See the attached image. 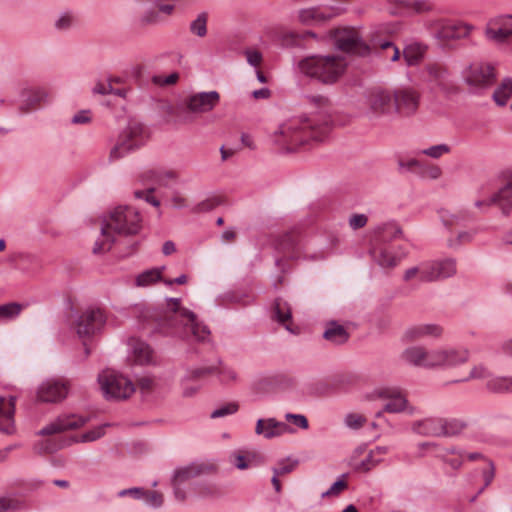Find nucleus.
I'll return each mask as SVG.
<instances>
[{"instance_id":"obj_1","label":"nucleus","mask_w":512,"mask_h":512,"mask_svg":"<svg viewBox=\"0 0 512 512\" xmlns=\"http://www.w3.org/2000/svg\"><path fill=\"white\" fill-rule=\"evenodd\" d=\"M149 318L153 321L154 332L163 336L181 339L193 336L203 341L210 334L208 327L199 323L192 311L181 306L179 298H167L165 307L154 308Z\"/></svg>"},{"instance_id":"obj_2","label":"nucleus","mask_w":512,"mask_h":512,"mask_svg":"<svg viewBox=\"0 0 512 512\" xmlns=\"http://www.w3.org/2000/svg\"><path fill=\"white\" fill-rule=\"evenodd\" d=\"M141 229V217L138 211L130 206H118L108 217L103 218L101 225L102 239H98L93 247L94 254L109 251L115 243L114 234L134 235Z\"/></svg>"},{"instance_id":"obj_3","label":"nucleus","mask_w":512,"mask_h":512,"mask_svg":"<svg viewBox=\"0 0 512 512\" xmlns=\"http://www.w3.org/2000/svg\"><path fill=\"white\" fill-rule=\"evenodd\" d=\"M329 131V122L318 124L315 120L305 118L282 124L276 134V142L286 146L288 151L307 144L310 140L322 141Z\"/></svg>"},{"instance_id":"obj_4","label":"nucleus","mask_w":512,"mask_h":512,"mask_svg":"<svg viewBox=\"0 0 512 512\" xmlns=\"http://www.w3.org/2000/svg\"><path fill=\"white\" fill-rule=\"evenodd\" d=\"M299 70L306 76L326 85L336 83L344 74L347 63L336 55H311L298 63Z\"/></svg>"},{"instance_id":"obj_5","label":"nucleus","mask_w":512,"mask_h":512,"mask_svg":"<svg viewBox=\"0 0 512 512\" xmlns=\"http://www.w3.org/2000/svg\"><path fill=\"white\" fill-rule=\"evenodd\" d=\"M419 78L433 92H442L444 94L457 92L452 73L443 62H426L419 72Z\"/></svg>"},{"instance_id":"obj_6","label":"nucleus","mask_w":512,"mask_h":512,"mask_svg":"<svg viewBox=\"0 0 512 512\" xmlns=\"http://www.w3.org/2000/svg\"><path fill=\"white\" fill-rule=\"evenodd\" d=\"M149 138L148 128L140 122L130 121L120 133L117 144L110 152V157L119 159L129 152L135 151L145 145Z\"/></svg>"},{"instance_id":"obj_7","label":"nucleus","mask_w":512,"mask_h":512,"mask_svg":"<svg viewBox=\"0 0 512 512\" xmlns=\"http://www.w3.org/2000/svg\"><path fill=\"white\" fill-rule=\"evenodd\" d=\"M402 230L394 224L385 225L375 236L370 248L372 259L381 267H394L397 263L395 256L386 243L392 239L399 237Z\"/></svg>"},{"instance_id":"obj_8","label":"nucleus","mask_w":512,"mask_h":512,"mask_svg":"<svg viewBox=\"0 0 512 512\" xmlns=\"http://www.w3.org/2000/svg\"><path fill=\"white\" fill-rule=\"evenodd\" d=\"M98 382L106 399H126L136 390L128 378L111 370L102 371Z\"/></svg>"},{"instance_id":"obj_9","label":"nucleus","mask_w":512,"mask_h":512,"mask_svg":"<svg viewBox=\"0 0 512 512\" xmlns=\"http://www.w3.org/2000/svg\"><path fill=\"white\" fill-rule=\"evenodd\" d=\"M212 470V465L197 462L177 468L172 478V486L176 500L183 502L186 499V488L190 486L191 481Z\"/></svg>"},{"instance_id":"obj_10","label":"nucleus","mask_w":512,"mask_h":512,"mask_svg":"<svg viewBox=\"0 0 512 512\" xmlns=\"http://www.w3.org/2000/svg\"><path fill=\"white\" fill-rule=\"evenodd\" d=\"M106 323V315L100 308H88L73 323L79 338H89L98 333Z\"/></svg>"},{"instance_id":"obj_11","label":"nucleus","mask_w":512,"mask_h":512,"mask_svg":"<svg viewBox=\"0 0 512 512\" xmlns=\"http://www.w3.org/2000/svg\"><path fill=\"white\" fill-rule=\"evenodd\" d=\"M463 79L474 90L486 89L496 81L495 67L489 63H473L463 72Z\"/></svg>"},{"instance_id":"obj_12","label":"nucleus","mask_w":512,"mask_h":512,"mask_svg":"<svg viewBox=\"0 0 512 512\" xmlns=\"http://www.w3.org/2000/svg\"><path fill=\"white\" fill-rule=\"evenodd\" d=\"M469 358L468 351L456 349L427 350L425 368H448L465 363Z\"/></svg>"},{"instance_id":"obj_13","label":"nucleus","mask_w":512,"mask_h":512,"mask_svg":"<svg viewBox=\"0 0 512 512\" xmlns=\"http://www.w3.org/2000/svg\"><path fill=\"white\" fill-rule=\"evenodd\" d=\"M333 38L335 46L345 53L365 56L370 52L369 46L352 29L334 30Z\"/></svg>"},{"instance_id":"obj_14","label":"nucleus","mask_w":512,"mask_h":512,"mask_svg":"<svg viewBox=\"0 0 512 512\" xmlns=\"http://www.w3.org/2000/svg\"><path fill=\"white\" fill-rule=\"evenodd\" d=\"M456 274V261L447 258L441 261H433L422 265L421 281L435 282L452 277Z\"/></svg>"},{"instance_id":"obj_15","label":"nucleus","mask_w":512,"mask_h":512,"mask_svg":"<svg viewBox=\"0 0 512 512\" xmlns=\"http://www.w3.org/2000/svg\"><path fill=\"white\" fill-rule=\"evenodd\" d=\"M367 101L370 112L377 116L395 112L393 92L389 90L375 88L370 91Z\"/></svg>"},{"instance_id":"obj_16","label":"nucleus","mask_w":512,"mask_h":512,"mask_svg":"<svg viewBox=\"0 0 512 512\" xmlns=\"http://www.w3.org/2000/svg\"><path fill=\"white\" fill-rule=\"evenodd\" d=\"M342 12L343 9L335 6H328L325 9L309 7L298 11V19L304 25L324 24Z\"/></svg>"},{"instance_id":"obj_17","label":"nucleus","mask_w":512,"mask_h":512,"mask_svg":"<svg viewBox=\"0 0 512 512\" xmlns=\"http://www.w3.org/2000/svg\"><path fill=\"white\" fill-rule=\"evenodd\" d=\"M220 100L217 91L200 92L185 99L186 110L192 116L193 113H205L211 111Z\"/></svg>"},{"instance_id":"obj_18","label":"nucleus","mask_w":512,"mask_h":512,"mask_svg":"<svg viewBox=\"0 0 512 512\" xmlns=\"http://www.w3.org/2000/svg\"><path fill=\"white\" fill-rule=\"evenodd\" d=\"M395 112L410 116L414 114L419 105V94L412 88H401L393 92Z\"/></svg>"},{"instance_id":"obj_19","label":"nucleus","mask_w":512,"mask_h":512,"mask_svg":"<svg viewBox=\"0 0 512 512\" xmlns=\"http://www.w3.org/2000/svg\"><path fill=\"white\" fill-rule=\"evenodd\" d=\"M66 383L58 380H46L38 387L37 399L44 403H57L64 400L68 394Z\"/></svg>"},{"instance_id":"obj_20","label":"nucleus","mask_w":512,"mask_h":512,"mask_svg":"<svg viewBox=\"0 0 512 512\" xmlns=\"http://www.w3.org/2000/svg\"><path fill=\"white\" fill-rule=\"evenodd\" d=\"M88 418L82 416H76L74 414L71 415H62L55 419L53 422L49 423L45 427H43L38 435L41 436H49L57 433L64 432L66 430H73L79 427H82L86 424Z\"/></svg>"},{"instance_id":"obj_21","label":"nucleus","mask_w":512,"mask_h":512,"mask_svg":"<svg viewBox=\"0 0 512 512\" xmlns=\"http://www.w3.org/2000/svg\"><path fill=\"white\" fill-rule=\"evenodd\" d=\"M14 396L0 397V432L4 434H12L15 431L14 413H15Z\"/></svg>"},{"instance_id":"obj_22","label":"nucleus","mask_w":512,"mask_h":512,"mask_svg":"<svg viewBox=\"0 0 512 512\" xmlns=\"http://www.w3.org/2000/svg\"><path fill=\"white\" fill-rule=\"evenodd\" d=\"M380 398L387 399L383 411L389 413H400L404 411L407 405V399L402 395L398 388L387 387L377 391Z\"/></svg>"},{"instance_id":"obj_23","label":"nucleus","mask_w":512,"mask_h":512,"mask_svg":"<svg viewBox=\"0 0 512 512\" xmlns=\"http://www.w3.org/2000/svg\"><path fill=\"white\" fill-rule=\"evenodd\" d=\"M290 431L291 428L286 423L279 422L275 418L258 419L255 427V433L263 435L266 439L279 437Z\"/></svg>"},{"instance_id":"obj_24","label":"nucleus","mask_w":512,"mask_h":512,"mask_svg":"<svg viewBox=\"0 0 512 512\" xmlns=\"http://www.w3.org/2000/svg\"><path fill=\"white\" fill-rule=\"evenodd\" d=\"M442 331V328L436 324H417L405 330L403 340L414 342L426 337H439Z\"/></svg>"},{"instance_id":"obj_25","label":"nucleus","mask_w":512,"mask_h":512,"mask_svg":"<svg viewBox=\"0 0 512 512\" xmlns=\"http://www.w3.org/2000/svg\"><path fill=\"white\" fill-rule=\"evenodd\" d=\"M21 105L20 111L28 112L37 108L41 103H45L48 99V93L42 88L23 89L20 93Z\"/></svg>"},{"instance_id":"obj_26","label":"nucleus","mask_w":512,"mask_h":512,"mask_svg":"<svg viewBox=\"0 0 512 512\" xmlns=\"http://www.w3.org/2000/svg\"><path fill=\"white\" fill-rule=\"evenodd\" d=\"M412 431L421 436L442 437V420L441 418H426L415 421L412 424Z\"/></svg>"},{"instance_id":"obj_27","label":"nucleus","mask_w":512,"mask_h":512,"mask_svg":"<svg viewBox=\"0 0 512 512\" xmlns=\"http://www.w3.org/2000/svg\"><path fill=\"white\" fill-rule=\"evenodd\" d=\"M300 236L296 231H289L279 236L276 240V249L287 255L289 258H294L299 248Z\"/></svg>"},{"instance_id":"obj_28","label":"nucleus","mask_w":512,"mask_h":512,"mask_svg":"<svg viewBox=\"0 0 512 512\" xmlns=\"http://www.w3.org/2000/svg\"><path fill=\"white\" fill-rule=\"evenodd\" d=\"M470 28L463 23H446L443 24L436 32V37L440 40L448 41L467 37Z\"/></svg>"},{"instance_id":"obj_29","label":"nucleus","mask_w":512,"mask_h":512,"mask_svg":"<svg viewBox=\"0 0 512 512\" xmlns=\"http://www.w3.org/2000/svg\"><path fill=\"white\" fill-rule=\"evenodd\" d=\"M489 205H497L504 215L512 210V181L501 187L498 192L489 198Z\"/></svg>"},{"instance_id":"obj_30","label":"nucleus","mask_w":512,"mask_h":512,"mask_svg":"<svg viewBox=\"0 0 512 512\" xmlns=\"http://www.w3.org/2000/svg\"><path fill=\"white\" fill-rule=\"evenodd\" d=\"M272 318L279 324L283 325L286 330L292 331L290 327V324L292 323V310L287 301L282 298L275 299Z\"/></svg>"},{"instance_id":"obj_31","label":"nucleus","mask_w":512,"mask_h":512,"mask_svg":"<svg viewBox=\"0 0 512 512\" xmlns=\"http://www.w3.org/2000/svg\"><path fill=\"white\" fill-rule=\"evenodd\" d=\"M323 338L335 345H341L348 341L349 333L344 326L338 324L336 321H331L327 323Z\"/></svg>"},{"instance_id":"obj_32","label":"nucleus","mask_w":512,"mask_h":512,"mask_svg":"<svg viewBox=\"0 0 512 512\" xmlns=\"http://www.w3.org/2000/svg\"><path fill=\"white\" fill-rule=\"evenodd\" d=\"M427 46L418 42L407 44L402 52L403 58L407 66H416L424 58Z\"/></svg>"},{"instance_id":"obj_33","label":"nucleus","mask_w":512,"mask_h":512,"mask_svg":"<svg viewBox=\"0 0 512 512\" xmlns=\"http://www.w3.org/2000/svg\"><path fill=\"white\" fill-rule=\"evenodd\" d=\"M163 111L170 118L169 121L174 123L186 124L193 121V116L186 110L185 101L177 105L166 104Z\"/></svg>"},{"instance_id":"obj_34","label":"nucleus","mask_w":512,"mask_h":512,"mask_svg":"<svg viewBox=\"0 0 512 512\" xmlns=\"http://www.w3.org/2000/svg\"><path fill=\"white\" fill-rule=\"evenodd\" d=\"M401 357L410 365L425 368L426 348L422 346L408 347L403 351Z\"/></svg>"},{"instance_id":"obj_35","label":"nucleus","mask_w":512,"mask_h":512,"mask_svg":"<svg viewBox=\"0 0 512 512\" xmlns=\"http://www.w3.org/2000/svg\"><path fill=\"white\" fill-rule=\"evenodd\" d=\"M512 95V78L503 79L493 92L492 98L498 106H505Z\"/></svg>"},{"instance_id":"obj_36","label":"nucleus","mask_w":512,"mask_h":512,"mask_svg":"<svg viewBox=\"0 0 512 512\" xmlns=\"http://www.w3.org/2000/svg\"><path fill=\"white\" fill-rule=\"evenodd\" d=\"M443 426V437L459 435L466 427L467 422L457 418H441Z\"/></svg>"},{"instance_id":"obj_37","label":"nucleus","mask_w":512,"mask_h":512,"mask_svg":"<svg viewBox=\"0 0 512 512\" xmlns=\"http://www.w3.org/2000/svg\"><path fill=\"white\" fill-rule=\"evenodd\" d=\"M165 267L161 268H152L146 271H143L136 277V286L139 287H147L152 285L158 281L162 280V271Z\"/></svg>"},{"instance_id":"obj_38","label":"nucleus","mask_w":512,"mask_h":512,"mask_svg":"<svg viewBox=\"0 0 512 512\" xmlns=\"http://www.w3.org/2000/svg\"><path fill=\"white\" fill-rule=\"evenodd\" d=\"M132 349L138 363L148 364L151 362L153 351L147 343L141 340H133Z\"/></svg>"},{"instance_id":"obj_39","label":"nucleus","mask_w":512,"mask_h":512,"mask_svg":"<svg viewBox=\"0 0 512 512\" xmlns=\"http://www.w3.org/2000/svg\"><path fill=\"white\" fill-rule=\"evenodd\" d=\"M487 388L493 392H512L511 377H495L487 382Z\"/></svg>"},{"instance_id":"obj_40","label":"nucleus","mask_w":512,"mask_h":512,"mask_svg":"<svg viewBox=\"0 0 512 512\" xmlns=\"http://www.w3.org/2000/svg\"><path fill=\"white\" fill-rule=\"evenodd\" d=\"M207 22L208 13L201 12L198 14L195 20L190 23V32L198 37H204L207 35Z\"/></svg>"},{"instance_id":"obj_41","label":"nucleus","mask_w":512,"mask_h":512,"mask_svg":"<svg viewBox=\"0 0 512 512\" xmlns=\"http://www.w3.org/2000/svg\"><path fill=\"white\" fill-rule=\"evenodd\" d=\"M22 311V305L16 302L0 305V322L16 318Z\"/></svg>"},{"instance_id":"obj_42","label":"nucleus","mask_w":512,"mask_h":512,"mask_svg":"<svg viewBox=\"0 0 512 512\" xmlns=\"http://www.w3.org/2000/svg\"><path fill=\"white\" fill-rule=\"evenodd\" d=\"M156 387L157 382L152 377L144 376L137 380V388L144 399L150 398Z\"/></svg>"},{"instance_id":"obj_43","label":"nucleus","mask_w":512,"mask_h":512,"mask_svg":"<svg viewBox=\"0 0 512 512\" xmlns=\"http://www.w3.org/2000/svg\"><path fill=\"white\" fill-rule=\"evenodd\" d=\"M486 36L498 43L505 42L509 37L500 24H495V20L491 21L486 28Z\"/></svg>"},{"instance_id":"obj_44","label":"nucleus","mask_w":512,"mask_h":512,"mask_svg":"<svg viewBox=\"0 0 512 512\" xmlns=\"http://www.w3.org/2000/svg\"><path fill=\"white\" fill-rule=\"evenodd\" d=\"M223 202L222 198L219 196H211L206 198L205 200L199 202L192 208L193 213H204L209 212L221 205Z\"/></svg>"},{"instance_id":"obj_45","label":"nucleus","mask_w":512,"mask_h":512,"mask_svg":"<svg viewBox=\"0 0 512 512\" xmlns=\"http://www.w3.org/2000/svg\"><path fill=\"white\" fill-rule=\"evenodd\" d=\"M217 372V367H199L193 369H187L184 376H186V381H196L206 376L215 374Z\"/></svg>"},{"instance_id":"obj_46","label":"nucleus","mask_w":512,"mask_h":512,"mask_svg":"<svg viewBox=\"0 0 512 512\" xmlns=\"http://www.w3.org/2000/svg\"><path fill=\"white\" fill-rule=\"evenodd\" d=\"M398 4L405 8L414 10L417 13L428 12L432 5L426 0H397Z\"/></svg>"},{"instance_id":"obj_47","label":"nucleus","mask_w":512,"mask_h":512,"mask_svg":"<svg viewBox=\"0 0 512 512\" xmlns=\"http://www.w3.org/2000/svg\"><path fill=\"white\" fill-rule=\"evenodd\" d=\"M468 217L469 213L467 211H460L457 214H450L446 211H442L440 214L442 224L448 229H450L454 224L465 220Z\"/></svg>"},{"instance_id":"obj_48","label":"nucleus","mask_w":512,"mask_h":512,"mask_svg":"<svg viewBox=\"0 0 512 512\" xmlns=\"http://www.w3.org/2000/svg\"><path fill=\"white\" fill-rule=\"evenodd\" d=\"M298 463V460H290L289 458L281 459L277 462V466L272 468V472L279 476L289 474L294 471Z\"/></svg>"},{"instance_id":"obj_49","label":"nucleus","mask_w":512,"mask_h":512,"mask_svg":"<svg viewBox=\"0 0 512 512\" xmlns=\"http://www.w3.org/2000/svg\"><path fill=\"white\" fill-rule=\"evenodd\" d=\"M398 166L400 169H406L408 171L418 173L423 175L425 173V166L423 163H421L419 160L415 158H411L408 160H402L400 159L398 161Z\"/></svg>"},{"instance_id":"obj_50","label":"nucleus","mask_w":512,"mask_h":512,"mask_svg":"<svg viewBox=\"0 0 512 512\" xmlns=\"http://www.w3.org/2000/svg\"><path fill=\"white\" fill-rule=\"evenodd\" d=\"M65 446V442L56 443L52 440H45L35 445V451L39 454H50Z\"/></svg>"},{"instance_id":"obj_51","label":"nucleus","mask_w":512,"mask_h":512,"mask_svg":"<svg viewBox=\"0 0 512 512\" xmlns=\"http://www.w3.org/2000/svg\"><path fill=\"white\" fill-rule=\"evenodd\" d=\"M24 507V502L17 498L0 497V512L16 511Z\"/></svg>"},{"instance_id":"obj_52","label":"nucleus","mask_w":512,"mask_h":512,"mask_svg":"<svg viewBox=\"0 0 512 512\" xmlns=\"http://www.w3.org/2000/svg\"><path fill=\"white\" fill-rule=\"evenodd\" d=\"M238 409H239V405L236 402L226 403V404L222 405L221 407L215 409L211 413L210 417L212 419L222 418V417L236 413L238 411Z\"/></svg>"},{"instance_id":"obj_53","label":"nucleus","mask_w":512,"mask_h":512,"mask_svg":"<svg viewBox=\"0 0 512 512\" xmlns=\"http://www.w3.org/2000/svg\"><path fill=\"white\" fill-rule=\"evenodd\" d=\"M451 150L447 144H438L420 151L421 154L429 156L433 159H438L442 155L449 153Z\"/></svg>"},{"instance_id":"obj_54","label":"nucleus","mask_w":512,"mask_h":512,"mask_svg":"<svg viewBox=\"0 0 512 512\" xmlns=\"http://www.w3.org/2000/svg\"><path fill=\"white\" fill-rule=\"evenodd\" d=\"M144 502L153 508H159L163 504V495L157 491L145 490V494L141 498Z\"/></svg>"},{"instance_id":"obj_55","label":"nucleus","mask_w":512,"mask_h":512,"mask_svg":"<svg viewBox=\"0 0 512 512\" xmlns=\"http://www.w3.org/2000/svg\"><path fill=\"white\" fill-rule=\"evenodd\" d=\"M476 231L459 232L455 239H448L447 243L450 248H456L463 243H469L473 240Z\"/></svg>"},{"instance_id":"obj_56","label":"nucleus","mask_w":512,"mask_h":512,"mask_svg":"<svg viewBox=\"0 0 512 512\" xmlns=\"http://www.w3.org/2000/svg\"><path fill=\"white\" fill-rule=\"evenodd\" d=\"M344 423L347 427L356 430L366 423V418L360 414L349 413L345 416Z\"/></svg>"},{"instance_id":"obj_57","label":"nucleus","mask_w":512,"mask_h":512,"mask_svg":"<svg viewBox=\"0 0 512 512\" xmlns=\"http://www.w3.org/2000/svg\"><path fill=\"white\" fill-rule=\"evenodd\" d=\"M155 191V188L150 187L147 190H136L134 192V196L138 199H144L147 203L151 204L154 207L160 206V201L156 199L152 193Z\"/></svg>"},{"instance_id":"obj_58","label":"nucleus","mask_w":512,"mask_h":512,"mask_svg":"<svg viewBox=\"0 0 512 512\" xmlns=\"http://www.w3.org/2000/svg\"><path fill=\"white\" fill-rule=\"evenodd\" d=\"M348 484L343 479H338L335 481L331 487L322 493V498L331 497V496H338L343 490L347 488Z\"/></svg>"},{"instance_id":"obj_59","label":"nucleus","mask_w":512,"mask_h":512,"mask_svg":"<svg viewBox=\"0 0 512 512\" xmlns=\"http://www.w3.org/2000/svg\"><path fill=\"white\" fill-rule=\"evenodd\" d=\"M487 467L483 468L481 471L482 478L484 480V488H487L493 481L495 477V464L492 460H486Z\"/></svg>"},{"instance_id":"obj_60","label":"nucleus","mask_w":512,"mask_h":512,"mask_svg":"<svg viewBox=\"0 0 512 512\" xmlns=\"http://www.w3.org/2000/svg\"><path fill=\"white\" fill-rule=\"evenodd\" d=\"M159 20V13L154 9H148L141 15L140 24L142 26L155 25Z\"/></svg>"},{"instance_id":"obj_61","label":"nucleus","mask_w":512,"mask_h":512,"mask_svg":"<svg viewBox=\"0 0 512 512\" xmlns=\"http://www.w3.org/2000/svg\"><path fill=\"white\" fill-rule=\"evenodd\" d=\"M73 16L69 13H63L59 16V18L55 21V28L59 31H67L73 25Z\"/></svg>"},{"instance_id":"obj_62","label":"nucleus","mask_w":512,"mask_h":512,"mask_svg":"<svg viewBox=\"0 0 512 512\" xmlns=\"http://www.w3.org/2000/svg\"><path fill=\"white\" fill-rule=\"evenodd\" d=\"M106 426L107 425L99 426L83 433L81 435L80 442H92L101 438L104 435V430Z\"/></svg>"},{"instance_id":"obj_63","label":"nucleus","mask_w":512,"mask_h":512,"mask_svg":"<svg viewBox=\"0 0 512 512\" xmlns=\"http://www.w3.org/2000/svg\"><path fill=\"white\" fill-rule=\"evenodd\" d=\"M178 79L179 74L177 72H174L166 77H163L161 75H154L152 77V82L157 86H166L175 84L178 81Z\"/></svg>"},{"instance_id":"obj_64","label":"nucleus","mask_w":512,"mask_h":512,"mask_svg":"<svg viewBox=\"0 0 512 512\" xmlns=\"http://www.w3.org/2000/svg\"><path fill=\"white\" fill-rule=\"evenodd\" d=\"M230 462L239 470H245L250 467L247 457L240 452H234L230 455Z\"/></svg>"}]
</instances>
